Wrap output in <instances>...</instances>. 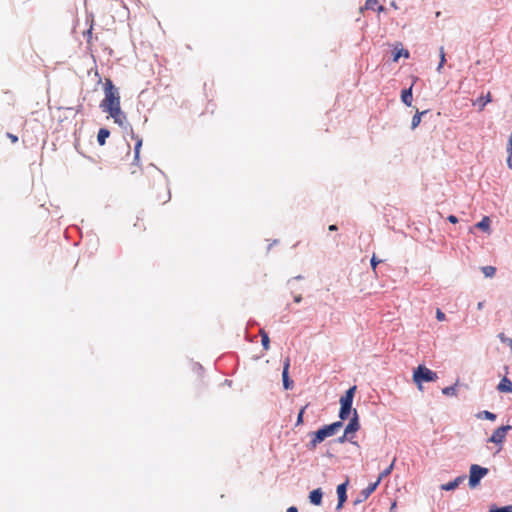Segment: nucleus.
Segmentation results:
<instances>
[{
	"instance_id": "obj_1",
	"label": "nucleus",
	"mask_w": 512,
	"mask_h": 512,
	"mask_svg": "<svg viewBox=\"0 0 512 512\" xmlns=\"http://www.w3.org/2000/svg\"><path fill=\"white\" fill-rule=\"evenodd\" d=\"M104 99L100 103L101 109L108 113L116 124L123 127L126 124V115L121 110L120 94L111 79L104 83Z\"/></svg>"
},
{
	"instance_id": "obj_2",
	"label": "nucleus",
	"mask_w": 512,
	"mask_h": 512,
	"mask_svg": "<svg viewBox=\"0 0 512 512\" xmlns=\"http://www.w3.org/2000/svg\"><path fill=\"white\" fill-rule=\"evenodd\" d=\"M342 426V422L337 421L330 425H325L318 431L312 433L311 440L307 444L308 449L314 450L317 447V445L323 442L327 437L335 435Z\"/></svg>"
},
{
	"instance_id": "obj_3",
	"label": "nucleus",
	"mask_w": 512,
	"mask_h": 512,
	"mask_svg": "<svg viewBox=\"0 0 512 512\" xmlns=\"http://www.w3.org/2000/svg\"><path fill=\"white\" fill-rule=\"evenodd\" d=\"M437 379V374L423 365H419L413 373V381L420 389L422 382H434Z\"/></svg>"
},
{
	"instance_id": "obj_4",
	"label": "nucleus",
	"mask_w": 512,
	"mask_h": 512,
	"mask_svg": "<svg viewBox=\"0 0 512 512\" xmlns=\"http://www.w3.org/2000/svg\"><path fill=\"white\" fill-rule=\"evenodd\" d=\"M355 391H356V386H353V387L349 388L345 392V394L340 398L341 408H340V412H339V417L341 420L347 419L351 413L352 402H353Z\"/></svg>"
},
{
	"instance_id": "obj_5",
	"label": "nucleus",
	"mask_w": 512,
	"mask_h": 512,
	"mask_svg": "<svg viewBox=\"0 0 512 512\" xmlns=\"http://www.w3.org/2000/svg\"><path fill=\"white\" fill-rule=\"evenodd\" d=\"M488 469L481 467L477 464H473L470 467V476H469V485L470 487L474 488L476 487L481 478H483L485 475H487Z\"/></svg>"
},
{
	"instance_id": "obj_6",
	"label": "nucleus",
	"mask_w": 512,
	"mask_h": 512,
	"mask_svg": "<svg viewBox=\"0 0 512 512\" xmlns=\"http://www.w3.org/2000/svg\"><path fill=\"white\" fill-rule=\"evenodd\" d=\"M511 429H512V427L510 425H503L501 427H498L493 432L491 437L488 439V442L495 443V444H502L506 438L507 432Z\"/></svg>"
},
{
	"instance_id": "obj_7",
	"label": "nucleus",
	"mask_w": 512,
	"mask_h": 512,
	"mask_svg": "<svg viewBox=\"0 0 512 512\" xmlns=\"http://www.w3.org/2000/svg\"><path fill=\"white\" fill-rule=\"evenodd\" d=\"M379 485V480H376L374 483H370L365 489H363L359 496L354 500V504L357 505L366 499L376 490Z\"/></svg>"
},
{
	"instance_id": "obj_8",
	"label": "nucleus",
	"mask_w": 512,
	"mask_h": 512,
	"mask_svg": "<svg viewBox=\"0 0 512 512\" xmlns=\"http://www.w3.org/2000/svg\"><path fill=\"white\" fill-rule=\"evenodd\" d=\"M289 368H290V359L286 358L283 364V372H282V379H283V386L286 390L293 388V381L289 378Z\"/></svg>"
},
{
	"instance_id": "obj_9",
	"label": "nucleus",
	"mask_w": 512,
	"mask_h": 512,
	"mask_svg": "<svg viewBox=\"0 0 512 512\" xmlns=\"http://www.w3.org/2000/svg\"><path fill=\"white\" fill-rule=\"evenodd\" d=\"M360 428L357 411L354 409V416L345 428L346 435L354 434Z\"/></svg>"
},
{
	"instance_id": "obj_10",
	"label": "nucleus",
	"mask_w": 512,
	"mask_h": 512,
	"mask_svg": "<svg viewBox=\"0 0 512 512\" xmlns=\"http://www.w3.org/2000/svg\"><path fill=\"white\" fill-rule=\"evenodd\" d=\"M346 487H347V482L342 483V484L338 485V487H337V494H338V504L336 507L337 510H340L343 507V504L347 499Z\"/></svg>"
},
{
	"instance_id": "obj_11",
	"label": "nucleus",
	"mask_w": 512,
	"mask_h": 512,
	"mask_svg": "<svg viewBox=\"0 0 512 512\" xmlns=\"http://www.w3.org/2000/svg\"><path fill=\"white\" fill-rule=\"evenodd\" d=\"M465 480V476H459L455 478L453 481H450L446 484L441 485V489L445 491H451L457 488L463 481Z\"/></svg>"
},
{
	"instance_id": "obj_12",
	"label": "nucleus",
	"mask_w": 512,
	"mask_h": 512,
	"mask_svg": "<svg viewBox=\"0 0 512 512\" xmlns=\"http://www.w3.org/2000/svg\"><path fill=\"white\" fill-rule=\"evenodd\" d=\"M492 101L491 93L488 92L486 96H480L477 100L473 102V105H478L479 111H482L486 104L490 103Z\"/></svg>"
},
{
	"instance_id": "obj_13",
	"label": "nucleus",
	"mask_w": 512,
	"mask_h": 512,
	"mask_svg": "<svg viewBox=\"0 0 512 512\" xmlns=\"http://www.w3.org/2000/svg\"><path fill=\"white\" fill-rule=\"evenodd\" d=\"M322 496H323V493H322L321 489L320 488L315 489V490L311 491L309 494L310 502L312 504L318 506L322 503Z\"/></svg>"
},
{
	"instance_id": "obj_14",
	"label": "nucleus",
	"mask_w": 512,
	"mask_h": 512,
	"mask_svg": "<svg viewBox=\"0 0 512 512\" xmlns=\"http://www.w3.org/2000/svg\"><path fill=\"white\" fill-rule=\"evenodd\" d=\"M412 87H413V85H411L408 89H404L401 93V100L407 106L412 105V100H413Z\"/></svg>"
},
{
	"instance_id": "obj_15",
	"label": "nucleus",
	"mask_w": 512,
	"mask_h": 512,
	"mask_svg": "<svg viewBox=\"0 0 512 512\" xmlns=\"http://www.w3.org/2000/svg\"><path fill=\"white\" fill-rule=\"evenodd\" d=\"M497 389L500 392L512 393V382L504 377L497 386Z\"/></svg>"
},
{
	"instance_id": "obj_16",
	"label": "nucleus",
	"mask_w": 512,
	"mask_h": 512,
	"mask_svg": "<svg viewBox=\"0 0 512 512\" xmlns=\"http://www.w3.org/2000/svg\"><path fill=\"white\" fill-rule=\"evenodd\" d=\"M110 132L106 128H101L97 135V141L100 145H104L106 142V139L109 137Z\"/></svg>"
},
{
	"instance_id": "obj_17",
	"label": "nucleus",
	"mask_w": 512,
	"mask_h": 512,
	"mask_svg": "<svg viewBox=\"0 0 512 512\" xmlns=\"http://www.w3.org/2000/svg\"><path fill=\"white\" fill-rule=\"evenodd\" d=\"M478 229H481L483 231H489L490 229V219L489 217L485 216L483 217V219L478 222L476 225H475Z\"/></svg>"
},
{
	"instance_id": "obj_18",
	"label": "nucleus",
	"mask_w": 512,
	"mask_h": 512,
	"mask_svg": "<svg viewBox=\"0 0 512 512\" xmlns=\"http://www.w3.org/2000/svg\"><path fill=\"white\" fill-rule=\"evenodd\" d=\"M427 111H422V112H419L417 111L416 114L413 116L412 118V122H411V128L412 129H415L416 127L419 126L420 122H421V117L423 114H425Z\"/></svg>"
},
{
	"instance_id": "obj_19",
	"label": "nucleus",
	"mask_w": 512,
	"mask_h": 512,
	"mask_svg": "<svg viewBox=\"0 0 512 512\" xmlns=\"http://www.w3.org/2000/svg\"><path fill=\"white\" fill-rule=\"evenodd\" d=\"M260 335L263 348L268 350L270 347V339L268 334L264 330H260Z\"/></svg>"
},
{
	"instance_id": "obj_20",
	"label": "nucleus",
	"mask_w": 512,
	"mask_h": 512,
	"mask_svg": "<svg viewBox=\"0 0 512 512\" xmlns=\"http://www.w3.org/2000/svg\"><path fill=\"white\" fill-rule=\"evenodd\" d=\"M395 461H396V459L394 458V459H393V461H392V463L390 464V466H389V467H387L385 470H383V471L380 473V475H379V477H378V479H377V480H379V483L381 482V480H382L383 478H385V477H387L388 475H390V473L392 472V470H393V468H394V463H395Z\"/></svg>"
},
{
	"instance_id": "obj_21",
	"label": "nucleus",
	"mask_w": 512,
	"mask_h": 512,
	"mask_svg": "<svg viewBox=\"0 0 512 512\" xmlns=\"http://www.w3.org/2000/svg\"><path fill=\"white\" fill-rule=\"evenodd\" d=\"M481 271L485 277H493L496 273V268L494 266H483Z\"/></svg>"
},
{
	"instance_id": "obj_22",
	"label": "nucleus",
	"mask_w": 512,
	"mask_h": 512,
	"mask_svg": "<svg viewBox=\"0 0 512 512\" xmlns=\"http://www.w3.org/2000/svg\"><path fill=\"white\" fill-rule=\"evenodd\" d=\"M477 417L478 418H484V419H487V420H490V421H494L496 419V415L494 413L486 411V410L478 413Z\"/></svg>"
},
{
	"instance_id": "obj_23",
	"label": "nucleus",
	"mask_w": 512,
	"mask_h": 512,
	"mask_svg": "<svg viewBox=\"0 0 512 512\" xmlns=\"http://www.w3.org/2000/svg\"><path fill=\"white\" fill-rule=\"evenodd\" d=\"M400 57L409 58V51L405 50V49H401V50L395 52L393 61L397 62Z\"/></svg>"
},
{
	"instance_id": "obj_24",
	"label": "nucleus",
	"mask_w": 512,
	"mask_h": 512,
	"mask_svg": "<svg viewBox=\"0 0 512 512\" xmlns=\"http://www.w3.org/2000/svg\"><path fill=\"white\" fill-rule=\"evenodd\" d=\"M442 393L447 396L456 395V386H448L442 389Z\"/></svg>"
},
{
	"instance_id": "obj_25",
	"label": "nucleus",
	"mask_w": 512,
	"mask_h": 512,
	"mask_svg": "<svg viewBox=\"0 0 512 512\" xmlns=\"http://www.w3.org/2000/svg\"><path fill=\"white\" fill-rule=\"evenodd\" d=\"M445 62H446V58H445L444 48L441 47L440 48V63L438 65V67H437V71L438 72L441 71V69H442L443 65L445 64Z\"/></svg>"
},
{
	"instance_id": "obj_26",
	"label": "nucleus",
	"mask_w": 512,
	"mask_h": 512,
	"mask_svg": "<svg viewBox=\"0 0 512 512\" xmlns=\"http://www.w3.org/2000/svg\"><path fill=\"white\" fill-rule=\"evenodd\" d=\"M141 146H142V140L141 139H137V142H136L135 148H134L135 160L139 159V153H140Z\"/></svg>"
},
{
	"instance_id": "obj_27",
	"label": "nucleus",
	"mask_w": 512,
	"mask_h": 512,
	"mask_svg": "<svg viewBox=\"0 0 512 512\" xmlns=\"http://www.w3.org/2000/svg\"><path fill=\"white\" fill-rule=\"evenodd\" d=\"M308 405H305L304 407L301 408V410L299 411L298 413V417H297V421H296V425H301L303 423V415H304V412H305V409L307 408Z\"/></svg>"
},
{
	"instance_id": "obj_28",
	"label": "nucleus",
	"mask_w": 512,
	"mask_h": 512,
	"mask_svg": "<svg viewBox=\"0 0 512 512\" xmlns=\"http://www.w3.org/2000/svg\"><path fill=\"white\" fill-rule=\"evenodd\" d=\"M498 338L500 339L501 342L507 343L512 349V339L511 338L506 337L504 333H500L498 335Z\"/></svg>"
},
{
	"instance_id": "obj_29",
	"label": "nucleus",
	"mask_w": 512,
	"mask_h": 512,
	"mask_svg": "<svg viewBox=\"0 0 512 512\" xmlns=\"http://www.w3.org/2000/svg\"><path fill=\"white\" fill-rule=\"evenodd\" d=\"M380 262H381V261H380V260H378V259L376 258V256H375V254H374V255L372 256V258H371L370 263H371V267H372V269H373V272H374L375 274H376V267H377V265H378Z\"/></svg>"
},
{
	"instance_id": "obj_30",
	"label": "nucleus",
	"mask_w": 512,
	"mask_h": 512,
	"mask_svg": "<svg viewBox=\"0 0 512 512\" xmlns=\"http://www.w3.org/2000/svg\"><path fill=\"white\" fill-rule=\"evenodd\" d=\"M436 318L438 321H444V320H446V315L440 309H437L436 310Z\"/></svg>"
},
{
	"instance_id": "obj_31",
	"label": "nucleus",
	"mask_w": 512,
	"mask_h": 512,
	"mask_svg": "<svg viewBox=\"0 0 512 512\" xmlns=\"http://www.w3.org/2000/svg\"><path fill=\"white\" fill-rule=\"evenodd\" d=\"M377 4V0H367L366 8L367 9H375V5Z\"/></svg>"
},
{
	"instance_id": "obj_32",
	"label": "nucleus",
	"mask_w": 512,
	"mask_h": 512,
	"mask_svg": "<svg viewBox=\"0 0 512 512\" xmlns=\"http://www.w3.org/2000/svg\"><path fill=\"white\" fill-rule=\"evenodd\" d=\"M495 511H499V512H512V505L501 507V508H495Z\"/></svg>"
},
{
	"instance_id": "obj_33",
	"label": "nucleus",
	"mask_w": 512,
	"mask_h": 512,
	"mask_svg": "<svg viewBox=\"0 0 512 512\" xmlns=\"http://www.w3.org/2000/svg\"><path fill=\"white\" fill-rule=\"evenodd\" d=\"M7 137L11 140L12 143H16L18 141V137L12 133H7Z\"/></svg>"
},
{
	"instance_id": "obj_34",
	"label": "nucleus",
	"mask_w": 512,
	"mask_h": 512,
	"mask_svg": "<svg viewBox=\"0 0 512 512\" xmlns=\"http://www.w3.org/2000/svg\"><path fill=\"white\" fill-rule=\"evenodd\" d=\"M350 439H351L350 435H346V432H344V434L339 438V442L343 443L345 440H350Z\"/></svg>"
},
{
	"instance_id": "obj_35",
	"label": "nucleus",
	"mask_w": 512,
	"mask_h": 512,
	"mask_svg": "<svg viewBox=\"0 0 512 512\" xmlns=\"http://www.w3.org/2000/svg\"><path fill=\"white\" fill-rule=\"evenodd\" d=\"M447 219L449 222H451L453 224L458 222V218L455 215H449Z\"/></svg>"
},
{
	"instance_id": "obj_36",
	"label": "nucleus",
	"mask_w": 512,
	"mask_h": 512,
	"mask_svg": "<svg viewBox=\"0 0 512 512\" xmlns=\"http://www.w3.org/2000/svg\"><path fill=\"white\" fill-rule=\"evenodd\" d=\"M86 36H87V42L90 43V40L92 38V26L90 27V29L86 32Z\"/></svg>"
},
{
	"instance_id": "obj_37",
	"label": "nucleus",
	"mask_w": 512,
	"mask_h": 512,
	"mask_svg": "<svg viewBox=\"0 0 512 512\" xmlns=\"http://www.w3.org/2000/svg\"><path fill=\"white\" fill-rule=\"evenodd\" d=\"M484 304H485V302H484V301L479 302V303L477 304V309H478V310H482V309L484 308Z\"/></svg>"
},
{
	"instance_id": "obj_38",
	"label": "nucleus",
	"mask_w": 512,
	"mask_h": 512,
	"mask_svg": "<svg viewBox=\"0 0 512 512\" xmlns=\"http://www.w3.org/2000/svg\"><path fill=\"white\" fill-rule=\"evenodd\" d=\"M287 512H298V509L295 506H291L287 509Z\"/></svg>"
},
{
	"instance_id": "obj_39",
	"label": "nucleus",
	"mask_w": 512,
	"mask_h": 512,
	"mask_svg": "<svg viewBox=\"0 0 512 512\" xmlns=\"http://www.w3.org/2000/svg\"><path fill=\"white\" fill-rule=\"evenodd\" d=\"M328 229H329V231H336L338 228H337V226H336V225H330V226L328 227Z\"/></svg>"
},
{
	"instance_id": "obj_40",
	"label": "nucleus",
	"mask_w": 512,
	"mask_h": 512,
	"mask_svg": "<svg viewBox=\"0 0 512 512\" xmlns=\"http://www.w3.org/2000/svg\"><path fill=\"white\" fill-rule=\"evenodd\" d=\"M300 301H301V296L295 297V302H300Z\"/></svg>"
},
{
	"instance_id": "obj_41",
	"label": "nucleus",
	"mask_w": 512,
	"mask_h": 512,
	"mask_svg": "<svg viewBox=\"0 0 512 512\" xmlns=\"http://www.w3.org/2000/svg\"><path fill=\"white\" fill-rule=\"evenodd\" d=\"M382 10H383V6H381V5H380V6L378 7V11H382Z\"/></svg>"
}]
</instances>
